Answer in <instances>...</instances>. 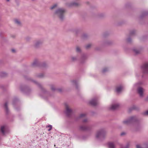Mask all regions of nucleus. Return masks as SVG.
<instances>
[{
    "mask_svg": "<svg viewBox=\"0 0 148 148\" xmlns=\"http://www.w3.org/2000/svg\"><path fill=\"white\" fill-rule=\"evenodd\" d=\"M123 89V87L121 86H118L116 88V91L117 93L120 92Z\"/></svg>",
    "mask_w": 148,
    "mask_h": 148,
    "instance_id": "nucleus-14",
    "label": "nucleus"
},
{
    "mask_svg": "<svg viewBox=\"0 0 148 148\" xmlns=\"http://www.w3.org/2000/svg\"><path fill=\"white\" fill-rule=\"evenodd\" d=\"M125 134V133L123 132L121 133V136H123V135H124Z\"/></svg>",
    "mask_w": 148,
    "mask_h": 148,
    "instance_id": "nucleus-40",
    "label": "nucleus"
},
{
    "mask_svg": "<svg viewBox=\"0 0 148 148\" xmlns=\"http://www.w3.org/2000/svg\"><path fill=\"white\" fill-rule=\"evenodd\" d=\"M80 129L82 130H88L87 127L84 126H81L80 127Z\"/></svg>",
    "mask_w": 148,
    "mask_h": 148,
    "instance_id": "nucleus-18",
    "label": "nucleus"
},
{
    "mask_svg": "<svg viewBox=\"0 0 148 148\" xmlns=\"http://www.w3.org/2000/svg\"><path fill=\"white\" fill-rule=\"evenodd\" d=\"M6 0V1H8V2L9 1H10V0Z\"/></svg>",
    "mask_w": 148,
    "mask_h": 148,
    "instance_id": "nucleus-45",
    "label": "nucleus"
},
{
    "mask_svg": "<svg viewBox=\"0 0 148 148\" xmlns=\"http://www.w3.org/2000/svg\"><path fill=\"white\" fill-rule=\"evenodd\" d=\"M91 46V45L90 44H88L85 46V48L86 49H88Z\"/></svg>",
    "mask_w": 148,
    "mask_h": 148,
    "instance_id": "nucleus-34",
    "label": "nucleus"
},
{
    "mask_svg": "<svg viewBox=\"0 0 148 148\" xmlns=\"http://www.w3.org/2000/svg\"><path fill=\"white\" fill-rule=\"evenodd\" d=\"M44 75L42 73L40 74L39 75H38V77H40V78H42L44 77Z\"/></svg>",
    "mask_w": 148,
    "mask_h": 148,
    "instance_id": "nucleus-32",
    "label": "nucleus"
},
{
    "mask_svg": "<svg viewBox=\"0 0 148 148\" xmlns=\"http://www.w3.org/2000/svg\"><path fill=\"white\" fill-rule=\"evenodd\" d=\"M64 105L66 109L65 113L68 116H69L72 113V110L69 108V106L67 103H65Z\"/></svg>",
    "mask_w": 148,
    "mask_h": 148,
    "instance_id": "nucleus-5",
    "label": "nucleus"
},
{
    "mask_svg": "<svg viewBox=\"0 0 148 148\" xmlns=\"http://www.w3.org/2000/svg\"><path fill=\"white\" fill-rule=\"evenodd\" d=\"M83 38H85L87 37V35L86 34H84L83 36Z\"/></svg>",
    "mask_w": 148,
    "mask_h": 148,
    "instance_id": "nucleus-41",
    "label": "nucleus"
},
{
    "mask_svg": "<svg viewBox=\"0 0 148 148\" xmlns=\"http://www.w3.org/2000/svg\"><path fill=\"white\" fill-rule=\"evenodd\" d=\"M133 51L136 54H138L140 53V51L136 49H134Z\"/></svg>",
    "mask_w": 148,
    "mask_h": 148,
    "instance_id": "nucleus-28",
    "label": "nucleus"
},
{
    "mask_svg": "<svg viewBox=\"0 0 148 148\" xmlns=\"http://www.w3.org/2000/svg\"><path fill=\"white\" fill-rule=\"evenodd\" d=\"M143 73L144 74L148 73V63H144L141 67Z\"/></svg>",
    "mask_w": 148,
    "mask_h": 148,
    "instance_id": "nucleus-4",
    "label": "nucleus"
},
{
    "mask_svg": "<svg viewBox=\"0 0 148 148\" xmlns=\"http://www.w3.org/2000/svg\"><path fill=\"white\" fill-rule=\"evenodd\" d=\"M58 6L57 4H55L52 5L51 7H50V9L51 10L53 9L54 8H56Z\"/></svg>",
    "mask_w": 148,
    "mask_h": 148,
    "instance_id": "nucleus-23",
    "label": "nucleus"
},
{
    "mask_svg": "<svg viewBox=\"0 0 148 148\" xmlns=\"http://www.w3.org/2000/svg\"><path fill=\"white\" fill-rule=\"evenodd\" d=\"M42 40H38L36 41L35 42L34 46L35 47H37L41 45L42 43Z\"/></svg>",
    "mask_w": 148,
    "mask_h": 148,
    "instance_id": "nucleus-11",
    "label": "nucleus"
},
{
    "mask_svg": "<svg viewBox=\"0 0 148 148\" xmlns=\"http://www.w3.org/2000/svg\"><path fill=\"white\" fill-rule=\"evenodd\" d=\"M138 108L137 106L135 105H134L130 109H131V110H138Z\"/></svg>",
    "mask_w": 148,
    "mask_h": 148,
    "instance_id": "nucleus-20",
    "label": "nucleus"
},
{
    "mask_svg": "<svg viewBox=\"0 0 148 148\" xmlns=\"http://www.w3.org/2000/svg\"><path fill=\"white\" fill-rule=\"evenodd\" d=\"M15 23L18 25H20L21 24L20 21L18 19H15L14 20Z\"/></svg>",
    "mask_w": 148,
    "mask_h": 148,
    "instance_id": "nucleus-24",
    "label": "nucleus"
},
{
    "mask_svg": "<svg viewBox=\"0 0 148 148\" xmlns=\"http://www.w3.org/2000/svg\"><path fill=\"white\" fill-rule=\"evenodd\" d=\"M108 70V69L107 68H104L102 70V72L103 73H104Z\"/></svg>",
    "mask_w": 148,
    "mask_h": 148,
    "instance_id": "nucleus-31",
    "label": "nucleus"
},
{
    "mask_svg": "<svg viewBox=\"0 0 148 148\" xmlns=\"http://www.w3.org/2000/svg\"><path fill=\"white\" fill-rule=\"evenodd\" d=\"M79 5V3H78L73 2L71 3V5L74 6H77Z\"/></svg>",
    "mask_w": 148,
    "mask_h": 148,
    "instance_id": "nucleus-26",
    "label": "nucleus"
},
{
    "mask_svg": "<svg viewBox=\"0 0 148 148\" xmlns=\"http://www.w3.org/2000/svg\"><path fill=\"white\" fill-rule=\"evenodd\" d=\"M87 119H85L84 120H83V122L84 123L86 122H87Z\"/></svg>",
    "mask_w": 148,
    "mask_h": 148,
    "instance_id": "nucleus-39",
    "label": "nucleus"
},
{
    "mask_svg": "<svg viewBox=\"0 0 148 148\" xmlns=\"http://www.w3.org/2000/svg\"><path fill=\"white\" fill-rule=\"evenodd\" d=\"M135 31L134 30H133L130 32V35H132L134 34L135 33Z\"/></svg>",
    "mask_w": 148,
    "mask_h": 148,
    "instance_id": "nucleus-35",
    "label": "nucleus"
},
{
    "mask_svg": "<svg viewBox=\"0 0 148 148\" xmlns=\"http://www.w3.org/2000/svg\"><path fill=\"white\" fill-rule=\"evenodd\" d=\"M72 84L73 85H75L76 86V88H77V82L76 80H73L71 82Z\"/></svg>",
    "mask_w": 148,
    "mask_h": 148,
    "instance_id": "nucleus-22",
    "label": "nucleus"
},
{
    "mask_svg": "<svg viewBox=\"0 0 148 148\" xmlns=\"http://www.w3.org/2000/svg\"><path fill=\"white\" fill-rule=\"evenodd\" d=\"M138 85V84H135L134 85V87H135L136 86H137V85Z\"/></svg>",
    "mask_w": 148,
    "mask_h": 148,
    "instance_id": "nucleus-44",
    "label": "nucleus"
},
{
    "mask_svg": "<svg viewBox=\"0 0 148 148\" xmlns=\"http://www.w3.org/2000/svg\"><path fill=\"white\" fill-rule=\"evenodd\" d=\"M6 128L7 127L5 126H2L1 127V131L2 134L4 135L6 134L7 133Z\"/></svg>",
    "mask_w": 148,
    "mask_h": 148,
    "instance_id": "nucleus-10",
    "label": "nucleus"
},
{
    "mask_svg": "<svg viewBox=\"0 0 148 148\" xmlns=\"http://www.w3.org/2000/svg\"><path fill=\"white\" fill-rule=\"evenodd\" d=\"M89 103L93 106L96 105L98 103L97 99V98H95L92 99L89 102Z\"/></svg>",
    "mask_w": 148,
    "mask_h": 148,
    "instance_id": "nucleus-8",
    "label": "nucleus"
},
{
    "mask_svg": "<svg viewBox=\"0 0 148 148\" xmlns=\"http://www.w3.org/2000/svg\"><path fill=\"white\" fill-rule=\"evenodd\" d=\"M65 12L64 9L62 8H59L55 11L54 14L58 16L61 20H63L64 18Z\"/></svg>",
    "mask_w": 148,
    "mask_h": 148,
    "instance_id": "nucleus-1",
    "label": "nucleus"
},
{
    "mask_svg": "<svg viewBox=\"0 0 148 148\" xmlns=\"http://www.w3.org/2000/svg\"><path fill=\"white\" fill-rule=\"evenodd\" d=\"M86 56L85 55H82L81 57V58L80 59V62L83 63L84 62V61L86 60Z\"/></svg>",
    "mask_w": 148,
    "mask_h": 148,
    "instance_id": "nucleus-15",
    "label": "nucleus"
},
{
    "mask_svg": "<svg viewBox=\"0 0 148 148\" xmlns=\"http://www.w3.org/2000/svg\"><path fill=\"white\" fill-rule=\"evenodd\" d=\"M120 144L117 141H116L114 142H110L108 143V146L109 148H115V145Z\"/></svg>",
    "mask_w": 148,
    "mask_h": 148,
    "instance_id": "nucleus-7",
    "label": "nucleus"
},
{
    "mask_svg": "<svg viewBox=\"0 0 148 148\" xmlns=\"http://www.w3.org/2000/svg\"><path fill=\"white\" fill-rule=\"evenodd\" d=\"M144 89L141 87H138L137 89V92L140 96L142 97L143 96Z\"/></svg>",
    "mask_w": 148,
    "mask_h": 148,
    "instance_id": "nucleus-6",
    "label": "nucleus"
},
{
    "mask_svg": "<svg viewBox=\"0 0 148 148\" xmlns=\"http://www.w3.org/2000/svg\"><path fill=\"white\" fill-rule=\"evenodd\" d=\"M7 75V74L4 72H2L0 73V76L1 77H5Z\"/></svg>",
    "mask_w": 148,
    "mask_h": 148,
    "instance_id": "nucleus-25",
    "label": "nucleus"
},
{
    "mask_svg": "<svg viewBox=\"0 0 148 148\" xmlns=\"http://www.w3.org/2000/svg\"><path fill=\"white\" fill-rule=\"evenodd\" d=\"M143 114L144 115H148V110L146 111V112H145Z\"/></svg>",
    "mask_w": 148,
    "mask_h": 148,
    "instance_id": "nucleus-38",
    "label": "nucleus"
},
{
    "mask_svg": "<svg viewBox=\"0 0 148 148\" xmlns=\"http://www.w3.org/2000/svg\"><path fill=\"white\" fill-rule=\"evenodd\" d=\"M12 51L13 53L15 52V51L14 49H12Z\"/></svg>",
    "mask_w": 148,
    "mask_h": 148,
    "instance_id": "nucleus-42",
    "label": "nucleus"
},
{
    "mask_svg": "<svg viewBox=\"0 0 148 148\" xmlns=\"http://www.w3.org/2000/svg\"><path fill=\"white\" fill-rule=\"evenodd\" d=\"M86 114H81L79 116V118H81L83 117H84L86 116Z\"/></svg>",
    "mask_w": 148,
    "mask_h": 148,
    "instance_id": "nucleus-30",
    "label": "nucleus"
},
{
    "mask_svg": "<svg viewBox=\"0 0 148 148\" xmlns=\"http://www.w3.org/2000/svg\"><path fill=\"white\" fill-rule=\"evenodd\" d=\"M42 94L44 95H47L48 94V92L46 91L45 89H42Z\"/></svg>",
    "mask_w": 148,
    "mask_h": 148,
    "instance_id": "nucleus-21",
    "label": "nucleus"
},
{
    "mask_svg": "<svg viewBox=\"0 0 148 148\" xmlns=\"http://www.w3.org/2000/svg\"><path fill=\"white\" fill-rule=\"evenodd\" d=\"M131 39L130 38H128L127 39V41L128 42H130L131 41Z\"/></svg>",
    "mask_w": 148,
    "mask_h": 148,
    "instance_id": "nucleus-37",
    "label": "nucleus"
},
{
    "mask_svg": "<svg viewBox=\"0 0 148 148\" xmlns=\"http://www.w3.org/2000/svg\"><path fill=\"white\" fill-rule=\"evenodd\" d=\"M51 89L53 90L54 91L56 90L58 91L59 92H61L62 91V90L61 89H56L54 88V86L53 85H51Z\"/></svg>",
    "mask_w": 148,
    "mask_h": 148,
    "instance_id": "nucleus-13",
    "label": "nucleus"
},
{
    "mask_svg": "<svg viewBox=\"0 0 148 148\" xmlns=\"http://www.w3.org/2000/svg\"><path fill=\"white\" fill-rule=\"evenodd\" d=\"M106 135V132L103 129H101L97 132L96 138L98 139L103 138Z\"/></svg>",
    "mask_w": 148,
    "mask_h": 148,
    "instance_id": "nucleus-3",
    "label": "nucleus"
},
{
    "mask_svg": "<svg viewBox=\"0 0 148 148\" xmlns=\"http://www.w3.org/2000/svg\"><path fill=\"white\" fill-rule=\"evenodd\" d=\"M137 120V119L136 117L134 116L130 117L127 119L123 121L122 123L124 124L128 125L136 122Z\"/></svg>",
    "mask_w": 148,
    "mask_h": 148,
    "instance_id": "nucleus-2",
    "label": "nucleus"
},
{
    "mask_svg": "<svg viewBox=\"0 0 148 148\" xmlns=\"http://www.w3.org/2000/svg\"><path fill=\"white\" fill-rule=\"evenodd\" d=\"M38 62L37 60H34L33 63L32 64V65L33 66H38Z\"/></svg>",
    "mask_w": 148,
    "mask_h": 148,
    "instance_id": "nucleus-16",
    "label": "nucleus"
},
{
    "mask_svg": "<svg viewBox=\"0 0 148 148\" xmlns=\"http://www.w3.org/2000/svg\"><path fill=\"white\" fill-rule=\"evenodd\" d=\"M33 82L35 83L36 84H37L38 86L39 87H41V86L40 84L39 83L37 82L36 81H33Z\"/></svg>",
    "mask_w": 148,
    "mask_h": 148,
    "instance_id": "nucleus-27",
    "label": "nucleus"
},
{
    "mask_svg": "<svg viewBox=\"0 0 148 148\" xmlns=\"http://www.w3.org/2000/svg\"><path fill=\"white\" fill-rule=\"evenodd\" d=\"M136 148H148V143H146L143 144V147H141L140 145H136Z\"/></svg>",
    "mask_w": 148,
    "mask_h": 148,
    "instance_id": "nucleus-12",
    "label": "nucleus"
},
{
    "mask_svg": "<svg viewBox=\"0 0 148 148\" xmlns=\"http://www.w3.org/2000/svg\"><path fill=\"white\" fill-rule=\"evenodd\" d=\"M119 106V105L118 103L112 105L110 107V109L112 110H114L118 108Z\"/></svg>",
    "mask_w": 148,
    "mask_h": 148,
    "instance_id": "nucleus-9",
    "label": "nucleus"
},
{
    "mask_svg": "<svg viewBox=\"0 0 148 148\" xmlns=\"http://www.w3.org/2000/svg\"><path fill=\"white\" fill-rule=\"evenodd\" d=\"M32 1H34V0H32Z\"/></svg>",
    "mask_w": 148,
    "mask_h": 148,
    "instance_id": "nucleus-46",
    "label": "nucleus"
},
{
    "mask_svg": "<svg viewBox=\"0 0 148 148\" xmlns=\"http://www.w3.org/2000/svg\"><path fill=\"white\" fill-rule=\"evenodd\" d=\"M71 60L72 61L75 62L77 60V58L76 57L72 56L71 57Z\"/></svg>",
    "mask_w": 148,
    "mask_h": 148,
    "instance_id": "nucleus-19",
    "label": "nucleus"
},
{
    "mask_svg": "<svg viewBox=\"0 0 148 148\" xmlns=\"http://www.w3.org/2000/svg\"><path fill=\"white\" fill-rule=\"evenodd\" d=\"M47 127H49V129H48V131H49L51 130L52 129V126L51 125H48L47 126Z\"/></svg>",
    "mask_w": 148,
    "mask_h": 148,
    "instance_id": "nucleus-33",
    "label": "nucleus"
},
{
    "mask_svg": "<svg viewBox=\"0 0 148 148\" xmlns=\"http://www.w3.org/2000/svg\"><path fill=\"white\" fill-rule=\"evenodd\" d=\"M21 90L22 91H25L27 90V88L26 87H21Z\"/></svg>",
    "mask_w": 148,
    "mask_h": 148,
    "instance_id": "nucleus-29",
    "label": "nucleus"
},
{
    "mask_svg": "<svg viewBox=\"0 0 148 148\" xmlns=\"http://www.w3.org/2000/svg\"><path fill=\"white\" fill-rule=\"evenodd\" d=\"M145 100L146 101H148V96L147 97Z\"/></svg>",
    "mask_w": 148,
    "mask_h": 148,
    "instance_id": "nucleus-43",
    "label": "nucleus"
},
{
    "mask_svg": "<svg viewBox=\"0 0 148 148\" xmlns=\"http://www.w3.org/2000/svg\"><path fill=\"white\" fill-rule=\"evenodd\" d=\"M8 103L6 102L4 105V107L5 109V110L7 113H8Z\"/></svg>",
    "mask_w": 148,
    "mask_h": 148,
    "instance_id": "nucleus-17",
    "label": "nucleus"
},
{
    "mask_svg": "<svg viewBox=\"0 0 148 148\" xmlns=\"http://www.w3.org/2000/svg\"><path fill=\"white\" fill-rule=\"evenodd\" d=\"M76 51L77 52H79L80 51V49L78 47H77L76 48Z\"/></svg>",
    "mask_w": 148,
    "mask_h": 148,
    "instance_id": "nucleus-36",
    "label": "nucleus"
}]
</instances>
